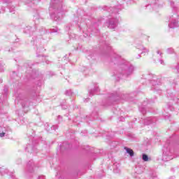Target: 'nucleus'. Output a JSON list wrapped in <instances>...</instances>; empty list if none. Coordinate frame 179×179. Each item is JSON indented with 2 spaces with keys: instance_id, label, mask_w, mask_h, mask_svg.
Returning a JSON list of instances; mask_svg holds the SVG:
<instances>
[{
  "instance_id": "1",
  "label": "nucleus",
  "mask_w": 179,
  "mask_h": 179,
  "mask_svg": "<svg viewBox=\"0 0 179 179\" xmlns=\"http://www.w3.org/2000/svg\"><path fill=\"white\" fill-rule=\"evenodd\" d=\"M134 66H130L128 67V66L125 64H122L119 69V73L122 74L124 76H129L134 73Z\"/></svg>"
},
{
  "instance_id": "2",
  "label": "nucleus",
  "mask_w": 179,
  "mask_h": 179,
  "mask_svg": "<svg viewBox=\"0 0 179 179\" xmlns=\"http://www.w3.org/2000/svg\"><path fill=\"white\" fill-rule=\"evenodd\" d=\"M118 26V20L117 19H112L109 21L108 27L109 29H115Z\"/></svg>"
},
{
  "instance_id": "3",
  "label": "nucleus",
  "mask_w": 179,
  "mask_h": 179,
  "mask_svg": "<svg viewBox=\"0 0 179 179\" xmlns=\"http://www.w3.org/2000/svg\"><path fill=\"white\" fill-rule=\"evenodd\" d=\"M113 173H115L116 174H120L121 173V165H120L119 163H115L113 164Z\"/></svg>"
},
{
  "instance_id": "4",
  "label": "nucleus",
  "mask_w": 179,
  "mask_h": 179,
  "mask_svg": "<svg viewBox=\"0 0 179 179\" xmlns=\"http://www.w3.org/2000/svg\"><path fill=\"white\" fill-rule=\"evenodd\" d=\"M138 49L141 50V54H143V55H148L149 54V50L143 45L138 46Z\"/></svg>"
},
{
  "instance_id": "5",
  "label": "nucleus",
  "mask_w": 179,
  "mask_h": 179,
  "mask_svg": "<svg viewBox=\"0 0 179 179\" xmlns=\"http://www.w3.org/2000/svg\"><path fill=\"white\" fill-rule=\"evenodd\" d=\"M151 84L153 85V86H156L157 85H159L160 84V79H158L157 77L156 76H154L152 80H151Z\"/></svg>"
},
{
  "instance_id": "6",
  "label": "nucleus",
  "mask_w": 179,
  "mask_h": 179,
  "mask_svg": "<svg viewBox=\"0 0 179 179\" xmlns=\"http://www.w3.org/2000/svg\"><path fill=\"white\" fill-rule=\"evenodd\" d=\"M178 22H177L176 20H172L171 23L169 24V27L170 29H175V27H178Z\"/></svg>"
},
{
  "instance_id": "7",
  "label": "nucleus",
  "mask_w": 179,
  "mask_h": 179,
  "mask_svg": "<svg viewBox=\"0 0 179 179\" xmlns=\"http://www.w3.org/2000/svg\"><path fill=\"white\" fill-rule=\"evenodd\" d=\"M163 155L164 156H171V149L170 147L164 149Z\"/></svg>"
},
{
  "instance_id": "8",
  "label": "nucleus",
  "mask_w": 179,
  "mask_h": 179,
  "mask_svg": "<svg viewBox=\"0 0 179 179\" xmlns=\"http://www.w3.org/2000/svg\"><path fill=\"white\" fill-rule=\"evenodd\" d=\"M163 55V53L160 50H157L155 55L154 56L155 59H160Z\"/></svg>"
},
{
  "instance_id": "9",
  "label": "nucleus",
  "mask_w": 179,
  "mask_h": 179,
  "mask_svg": "<svg viewBox=\"0 0 179 179\" xmlns=\"http://www.w3.org/2000/svg\"><path fill=\"white\" fill-rule=\"evenodd\" d=\"M6 133V129L5 127H0V138H3L5 134Z\"/></svg>"
},
{
  "instance_id": "10",
  "label": "nucleus",
  "mask_w": 179,
  "mask_h": 179,
  "mask_svg": "<svg viewBox=\"0 0 179 179\" xmlns=\"http://www.w3.org/2000/svg\"><path fill=\"white\" fill-rule=\"evenodd\" d=\"M61 13H58V16H56L55 14H52L51 15V17L52 19H54V20H56V22H57L58 20H59V19H61Z\"/></svg>"
},
{
  "instance_id": "11",
  "label": "nucleus",
  "mask_w": 179,
  "mask_h": 179,
  "mask_svg": "<svg viewBox=\"0 0 179 179\" xmlns=\"http://www.w3.org/2000/svg\"><path fill=\"white\" fill-rule=\"evenodd\" d=\"M127 153L131 156V157H134V150H132L131 148H125Z\"/></svg>"
},
{
  "instance_id": "12",
  "label": "nucleus",
  "mask_w": 179,
  "mask_h": 179,
  "mask_svg": "<svg viewBox=\"0 0 179 179\" xmlns=\"http://www.w3.org/2000/svg\"><path fill=\"white\" fill-rule=\"evenodd\" d=\"M145 125H149L150 124H152V117H148L145 120Z\"/></svg>"
},
{
  "instance_id": "13",
  "label": "nucleus",
  "mask_w": 179,
  "mask_h": 179,
  "mask_svg": "<svg viewBox=\"0 0 179 179\" xmlns=\"http://www.w3.org/2000/svg\"><path fill=\"white\" fill-rule=\"evenodd\" d=\"M143 160L144 162H149V157H148L147 155L143 154Z\"/></svg>"
},
{
  "instance_id": "14",
  "label": "nucleus",
  "mask_w": 179,
  "mask_h": 179,
  "mask_svg": "<svg viewBox=\"0 0 179 179\" xmlns=\"http://www.w3.org/2000/svg\"><path fill=\"white\" fill-rule=\"evenodd\" d=\"M30 103V102L29 101H25V104L24 103H22V107H29V104Z\"/></svg>"
},
{
  "instance_id": "15",
  "label": "nucleus",
  "mask_w": 179,
  "mask_h": 179,
  "mask_svg": "<svg viewBox=\"0 0 179 179\" xmlns=\"http://www.w3.org/2000/svg\"><path fill=\"white\" fill-rule=\"evenodd\" d=\"M174 50H173V48H168L167 49V53L168 54H171Z\"/></svg>"
},
{
  "instance_id": "16",
  "label": "nucleus",
  "mask_w": 179,
  "mask_h": 179,
  "mask_svg": "<svg viewBox=\"0 0 179 179\" xmlns=\"http://www.w3.org/2000/svg\"><path fill=\"white\" fill-rule=\"evenodd\" d=\"M51 128L55 131V129H58V127L57 126H52Z\"/></svg>"
},
{
  "instance_id": "17",
  "label": "nucleus",
  "mask_w": 179,
  "mask_h": 179,
  "mask_svg": "<svg viewBox=\"0 0 179 179\" xmlns=\"http://www.w3.org/2000/svg\"><path fill=\"white\" fill-rule=\"evenodd\" d=\"M38 179H45L44 176H39Z\"/></svg>"
},
{
  "instance_id": "18",
  "label": "nucleus",
  "mask_w": 179,
  "mask_h": 179,
  "mask_svg": "<svg viewBox=\"0 0 179 179\" xmlns=\"http://www.w3.org/2000/svg\"><path fill=\"white\" fill-rule=\"evenodd\" d=\"M159 62L162 65L164 64V62L162 59H159Z\"/></svg>"
},
{
  "instance_id": "19",
  "label": "nucleus",
  "mask_w": 179,
  "mask_h": 179,
  "mask_svg": "<svg viewBox=\"0 0 179 179\" xmlns=\"http://www.w3.org/2000/svg\"><path fill=\"white\" fill-rule=\"evenodd\" d=\"M3 12H5L4 9H3L1 11H0V13H3Z\"/></svg>"
},
{
  "instance_id": "20",
  "label": "nucleus",
  "mask_w": 179,
  "mask_h": 179,
  "mask_svg": "<svg viewBox=\"0 0 179 179\" xmlns=\"http://www.w3.org/2000/svg\"><path fill=\"white\" fill-rule=\"evenodd\" d=\"M0 83H2V79H0Z\"/></svg>"
},
{
  "instance_id": "21",
  "label": "nucleus",
  "mask_w": 179,
  "mask_h": 179,
  "mask_svg": "<svg viewBox=\"0 0 179 179\" xmlns=\"http://www.w3.org/2000/svg\"><path fill=\"white\" fill-rule=\"evenodd\" d=\"M178 72H179V66L178 67Z\"/></svg>"
},
{
  "instance_id": "22",
  "label": "nucleus",
  "mask_w": 179,
  "mask_h": 179,
  "mask_svg": "<svg viewBox=\"0 0 179 179\" xmlns=\"http://www.w3.org/2000/svg\"><path fill=\"white\" fill-rule=\"evenodd\" d=\"M138 58H141V55H138Z\"/></svg>"
},
{
  "instance_id": "23",
  "label": "nucleus",
  "mask_w": 179,
  "mask_h": 179,
  "mask_svg": "<svg viewBox=\"0 0 179 179\" xmlns=\"http://www.w3.org/2000/svg\"><path fill=\"white\" fill-rule=\"evenodd\" d=\"M10 12H12V10H10Z\"/></svg>"
}]
</instances>
